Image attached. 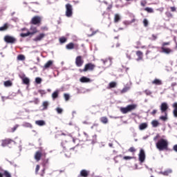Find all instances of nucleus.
<instances>
[{"instance_id": "obj_1", "label": "nucleus", "mask_w": 177, "mask_h": 177, "mask_svg": "<svg viewBox=\"0 0 177 177\" xmlns=\"http://www.w3.org/2000/svg\"><path fill=\"white\" fill-rule=\"evenodd\" d=\"M21 31H26V33H21L20 36L22 37V38H24L26 37H28L29 35H34V34H37L38 32V30H37V27L32 26L30 28V31H28V29L24 28L21 29Z\"/></svg>"}, {"instance_id": "obj_2", "label": "nucleus", "mask_w": 177, "mask_h": 177, "mask_svg": "<svg viewBox=\"0 0 177 177\" xmlns=\"http://www.w3.org/2000/svg\"><path fill=\"white\" fill-rule=\"evenodd\" d=\"M168 147V141L165 139H160L156 143V148L160 151H162V150H165Z\"/></svg>"}, {"instance_id": "obj_3", "label": "nucleus", "mask_w": 177, "mask_h": 177, "mask_svg": "<svg viewBox=\"0 0 177 177\" xmlns=\"http://www.w3.org/2000/svg\"><path fill=\"white\" fill-rule=\"evenodd\" d=\"M138 107V105L133 104H129L126 107H121L120 108V111L122 113V114H127V113H129L132 111L133 110H135Z\"/></svg>"}, {"instance_id": "obj_4", "label": "nucleus", "mask_w": 177, "mask_h": 177, "mask_svg": "<svg viewBox=\"0 0 177 177\" xmlns=\"http://www.w3.org/2000/svg\"><path fill=\"white\" fill-rule=\"evenodd\" d=\"M65 8H66L65 15L66 17H71V16H73V6H71V4L70 3H67Z\"/></svg>"}, {"instance_id": "obj_5", "label": "nucleus", "mask_w": 177, "mask_h": 177, "mask_svg": "<svg viewBox=\"0 0 177 177\" xmlns=\"http://www.w3.org/2000/svg\"><path fill=\"white\" fill-rule=\"evenodd\" d=\"M138 159L141 164L142 162H145V160H146V153H145V150L140 149L138 154Z\"/></svg>"}, {"instance_id": "obj_6", "label": "nucleus", "mask_w": 177, "mask_h": 177, "mask_svg": "<svg viewBox=\"0 0 177 177\" xmlns=\"http://www.w3.org/2000/svg\"><path fill=\"white\" fill-rule=\"evenodd\" d=\"M42 20V18L39 16H35L32 18L30 23L32 24H35L36 26L37 24H39Z\"/></svg>"}, {"instance_id": "obj_7", "label": "nucleus", "mask_w": 177, "mask_h": 177, "mask_svg": "<svg viewBox=\"0 0 177 177\" xmlns=\"http://www.w3.org/2000/svg\"><path fill=\"white\" fill-rule=\"evenodd\" d=\"M4 41L5 42H7V44H15V42H16V38L12 36L6 35L4 37Z\"/></svg>"}, {"instance_id": "obj_8", "label": "nucleus", "mask_w": 177, "mask_h": 177, "mask_svg": "<svg viewBox=\"0 0 177 177\" xmlns=\"http://www.w3.org/2000/svg\"><path fill=\"white\" fill-rule=\"evenodd\" d=\"M169 107L167 102H162L160 106L161 113H167V110H168Z\"/></svg>"}, {"instance_id": "obj_9", "label": "nucleus", "mask_w": 177, "mask_h": 177, "mask_svg": "<svg viewBox=\"0 0 177 177\" xmlns=\"http://www.w3.org/2000/svg\"><path fill=\"white\" fill-rule=\"evenodd\" d=\"M75 64L77 67H81L84 64V60H82V57L77 56L75 59Z\"/></svg>"}, {"instance_id": "obj_10", "label": "nucleus", "mask_w": 177, "mask_h": 177, "mask_svg": "<svg viewBox=\"0 0 177 177\" xmlns=\"http://www.w3.org/2000/svg\"><path fill=\"white\" fill-rule=\"evenodd\" d=\"M95 64H93L91 63L89 64H86L84 66V68L83 69V71H88V70H89L90 71H92V70H93V68H95Z\"/></svg>"}, {"instance_id": "obj_11", "label": "nucleus", "mask_w": 177, "mask_h": 177, "mask_svg": "<svg viewBox=\"0 0 177 177\" xmlns=\"http://www.w3.org/2000/svg\"><path fill=\"white\" fill-rule=\"evenodd\" d=\"M44 38H45V34L40 33L35 38L33 39V41H35V42H39L40 41H42V39H44Z\"/></svg>"}, {"instance_id": "obj_12", "label": "nucleus", "mask_w": 177, "mask_h": 177, "mask_svg": "<svg viewBox=\"0 0 177 177\" xmlns=\"http://www.w3.org/2000/svg\"><path fill=\"white\" fill-rule=\"evenodd\" d=\"M52 66H53V61L49 60L43 66V70H48V68L52 67Z\"/></svg>"}, {"instance_id": "obj_13", "label": "nucleus", "mask_w": 177, "mask_h": 177, "mask_svg": "<svg viewBox=\"0 0 177 177\" xmlns=\"http://www.w3.org/2000/svg\"><path fill=\"white\" fill-rule=\"evenodd\" d=\"M112 61H113V58L111 57H109V58H106L105 59H101V62H102L104 66H106V64H107V63H109V65L111 66Z\"/></svg>"}, {"instance_id": "obj_14", "label": "nucleus", "mask_w": 177, "mask_h": 177, "mask_svg": "<svg viewBox=\"0 0 177 177\" xmlns=\"http://www.w3.org/2000/svg\"><path fill=\"white\" fill-rule=\"evenodd\" d=\"M161 49H162V53H165L166 55H169L170 53H172V52H174L172 49L165 48V47H162Z\"/></svg>"}, {"instance_id": "obj_15", "label": "nucleus", "mask_w": 177, "mask_h": 177, "mask_svg": "<svg viewBox=\"0 0 177 177\" xmlns=\"http://www.w3.org/2000/svg\"><path fill=\"white\" fill-rule=\"evenodd\" d=\"M136 55L138 56V58L136 59L137 62L143 60V53H142V51H136Z\"/></svg>"}, {"instance_id": "obj_16", "label": "nucleus", "mask_w": 177, "mask_h": 177, "mask_svg": "<svg viewBox=\"0 0 177 177\" xmlns=\"http://www.w3.org/2000/svg\"><path fill=\"white\" fill-rule=\"evenodd\" d=\"M135 21H136V19L133 18L131 21H124L123 24L124 26H126V27H127V26H131V24L132 23H135Z\"/></svg>"}, {"instance_id": "obj_17", "label": "nucleus", "mask_w": 177, "mask_h": 177, "mask_svg": "<svg viewBox=\"0 0 177 177\" xmlns=\"http://www.w3.org/2000/svg\"><path fill=\"white\" fill-rule=\"evenodd\" d=\"M35 124L36 125H38V127H44L46 125L45 120H36Z\"/></svg>"}, {"instance_id": "obj_18", "label": "nucleus", "mask_w": 177, "mask_h": 177, "mask_svg": "<svg viewBox=\"0 0 177 177\" xmlns=\"http://www.w3.org/2000/svg\"><path fill=\"white\" fill-rule=\"evenodd\" d=\"M10 143H12V140H10V139L2 140L1 146L3 147H5L8 146V145H9Z\"/></svg>"}, {"instance_id": "obj_19", "label": "nucleus", "mask_w": 177, "mask_h": 177, "mask_svg": "<svg viewBox=\"0 0 177 177\" xmlns=\"http://www.w3.org/2000/svg\"><path fill=\"white\" fill-rule=\"evenodd\" d=\"M41 156L42 153L41 151H37L35 154V160L39 161V160H41Z\"/></svg>"}, {"instance_id": "obj_20", "label": "nucleus", "mask_w": 177, "mask_h": 177, "mask_svg": "<svg viewBox=\"0 0 177 177\" xmlns=\"http://www.w3.org/2000/svg\"><path fill=\"white\" fill-rule=\"evenodd\" d=\"M173 107H174V111H173V114L175 118H177V102H174L173 104Z\"/></svg>"}, {"instance_id": "obj_21", "label": "nucleus", "mask_w": 177, "mask_h": 177, "mask_svg": "<svg viewBox=\"0 0 177 177\" xmlns=\"http://www.w3.org/2000/svg\"><path fill=\"white\" fill-rule=\"evenodd\" d=\"M21 78L25 85H28V84H30V79H28V77L24 75L23 77H21Z\"/></svg>"}, {"instance_id": "obj_22", "label": "nucleus", "mask_w": 177, "mask_h": 177, "mask_svg": "<svg viewBox=\"0 0 177 177\" xmlns=\"http://www.w3.org/2000/svg\"><path fill=\"white\" fill-rule=\"evenodd\" d=\"M121 158H122V155H121V154L118 155L113 158V160L115 161V164H118V162H120V160H121Z\"/></svg>"}, {"instance_id": "obj_23", "label": "nucleus", "mask_w": 177, "mask_h": 177, "mask_svg": "<svg viewBox=\"0 0 177 177\" xmlns=\"http://www.w3.org/2000/svg\"><path fill=\"white\" fill-rule=\"evenodd\" d=\"M80 82H91L92 81L91 80V79L83 76L80 79Z\"/></svg>"}, {"instance_id": "obj_24", "label": "nucleus", "mask_w": 177, "mask_h": 177, "mask_svg": "<svg viewBox=\"0 0 177 177\" xmlns=\"http://www.w3.org/2000/svg\"><path fill=\"white\" fill-rule=\"evenodd\" d=\"M80 175L81 176H83V177H87L88 175H89V171L85 169H83L80 171Z\"/></svg>"}, {"instance_id": "obj_25", "label": "nucleus", "mask_w": 177, "mask_h": 177, "mask_svg": "<svg viewBox=\"0 0 177 177\" xmlns=\"http://www.w3.org/2000/svg\"><path fill=\"white\" fill-rule=\"evenodd\" d=\"M120 20H121V15H120L119 14H115L114 23H118Z\"/></svg>"}, {"instance_id": "obj_26", "label": "nucleus", "mask_w": 177, "mask_h": 177, "mask_svg": "<svg viewBox=\"0 0 177 177\" xmlns=\"http://www.w3.org/2000/svg\"><path fill=\"white\" fill-rule=\"evenodd\" d=\"M48 106H49V102L48 101L43 102L41 105V106H43L42 110H48Z\"/></svg>"}, {"instance_id": "obj_27", "label": "nucleus", "mask_w": 177, "mask_h": 177, "mask_svg": "<svg viewBox=\"0 0 177 177\" xmlns=\"http://www.w3.org/2000/svg\"><path fill=\"white\" fill-rule=\"evenodd\" d=\"M147 128V123H142L139 125L140 131H143Z\"/></svg>"}, {"instance_id": "obj_28", "label": "nucleus", "mask_w": 177, "mask_h": 177, "mask_svg": "<svg viewBox=\"0 0 177 177\" xmlns=\"http://www.w3.org/2000/svg\"><path fill=\"white\" fill-rule=\"evenodd\" d=\"M152 84L153 85H162V82L158 79H155L153 82Z\"/></svg>"}, {"instance_id": "obj_29", "label": "nucleus", "mask_w": 177, "mask_h": 177, "mask_svg": "<svg viewBox=\"0 0 177 177\" xmlns=\"http://www.w3.org/2000/svg\"><path fill=\"white\" fill-rule=\"evenodd\" d=\"M58 96H59V90H56L52 94V97H53V100H55V99H57V97H58Z\"/></svg>"}, {"instance_id": "obj_30", "label": "nucleus", "mask_w": 177, "mask_h": 177, "mask_svg": "<svg viewBox=\"0 0 177 177\" xmlns=\"http://www.w3.org/2000/svg\"><path fill=\"white\" fill-rule=\"evenodd\" d=\"M161 174H162V175H165V176H168L169 174H172V169H169L163 172H161Z\"/></svg>"}, {"instance_id": "obj_31", "label": "nucleus", "mask_w": 177, "mask_h": 177, "mask_svg": "<svg viewBox=\"0 0 177 177\" xmlns=\"http://www.w3.org/2000/svg\"><path fill=\"white\" fill-rule=\"evenodd\" d=\"M7 28H9V24H5L3 26L0 27V31H6Z\"/></svg>"}, {"instance_id": "obj_32", "label": "nucleus", "mask_w": 177, "mask_h": 177, "mask_svg": "<svg viewBox=\"0 0 177 177\" xmlns=\"http://www.w3.org/2000/svg\"><path fill=\"white\" fill-rule=\"evenodd\" d=\"M17 60L23 62V61L26 60V56H24V55H19L17 56Z\"/></svg>"}, {"instance_id": "obj_33", "label": "nucleus", "mask_w": 177, "mask_h": 177, "mask_svg": "<svg viewBox=\"0 0 177 177\" xmlns=\"http://www.w3.org/2000/svg\"><path fill=\"white\" fill-rule=\"evenodd\" d=\"M22 127H24L25 128H32V125L31 124V123L28 122H24L22 124Z\"/></svg>"}, {"instance_id": "obj_34", "label": "nucleus", "mask_w": 177, "mask_h": 177, "mask_svg": "<svg viewBox=\"0 0 177 177\" xmlns=\"http://www.w3.org/2000/svg\"><path fill=\"white\" fill-rule=\"evenodd\" d=\"M66 49L68 50H71L74 49V44L73 43H69L68 44L66 45Z\"/></svg>"}, {"instance_id": "obj_35", "label": "nucleus", "mask_w": 177, "mask_h": 177, "mask_svg": "<svg viewBox=\"0 0 177 177\" xmlns=\"http://www.w3.org/2000/svg\"><path fill=\"white\" fill-rule=\"evenodd\" d=\"M100 121L102 124H107V122H109V119H107L106 117H102L100 118Z\"/></svg>"}, {"instance_id": "obj_36", "label": "nucleus", "mask_w": 177, "mask_h": 177, "mask_svg": "<svg viewBox=\"0 0 177 177\" xmlns=\"http://www.w3.org/2000/svg\"><path fill=\"white\" fill-rule=\"evenodd\" d=\"M159 124L160 123L157 120H153L151 122V124H152V127H153V128H157V127H158Z\"/></svg>"}, {"instance_id": "obj_37", "label": "nucleus", "mask_w": 177, "mask_h": 177, "mask_svg": "<svg viewBox=\"0 0 177 177\" xmlns=\"http://www.w3.org/2000/svg\"><path fill=\"white\" fill-rule=\"evenodd\" d=\"M145 10L148 13H154V10H153L151 8L147 7L145 8Z\"/></svg>"}, {"instance_id": "obj_38", "label": "nucleus", "mask_w": 177, "mask_h": 177, "mask_svg": "<svg viewBox=\"0 0 177 177\" xmlns=\"http://www.w3.org/2000/svg\"><path fill=\"white\" fill-rule=\"evenodd\" d=\"M129 89H131V87H129V86H125V87L123 88L122 90L121 91V93H126V92H128V91H129Z\"/></svg>"}, {"instance_id": "obj_39", "label": "nucleus", "mask_w": 177, "mask_h": 177, "mask_svg": "<svg viewBox=\"0 0 177 177\" xmlns=\"http://www.w3.org/2000/svg\"><path fill=\"white\" fill-rule=\"evenodd\" d=\"M4 86L6 87L12 86V82L10 80L4 82Z\"/></svg>"}, {"instance_id": "obj_40", "label": "nucleus", "mask_w": 177, "mask_h": 177, "mask_svg": "<svg viewBox=\"0 0 177 177\" xmlns=\"http://www.w3.org/2000/svg\"><path fill=\"white\" fill-rule=\"evenodd\" d=\"M165 113V116H160V120H162V121H167V115L168 114L167 113Z\"/></svg>"}, {"instance_id": "obj_41", "label": "nucleus", "mask_w": 177, "mask_h": 177, "mask_svg": "<svg viewBox=\"0 0 177 177\" xmlns=\"http://www.w3.org/2000/svg\"><path fill=\"white\" fill-rule=\"evenodd\" d=\"M117 83L115 82H111L109 83V88H115Z\"/></svg>"}, {"instance_id": "obj_42", "label": "nucleus", "mask_w": 177, "mask_h": 177, "mask_svg": "<svg viewBox=\"0 0 177 177\" xmlns=\"http://www.w3.org/2000/svg\"><path fill=\"white\" fill-rule=\"evenodd\" d=\"M122 160H124L125 161H129V160H132L133 157L131 156H122Z\"/></svg>"}, {"instance_id": "obj_43", "label": "nucleus", "mask_w": 177, "mask_h": 177, "mask_svg": "<svg viewBox=\"0 0 177 177\" xmlns=\"http://www.w3.org/2000/svg\"><path fill=\"white\" fill-rule=\"evenodd\" d=\"M67 39L64 37L59 38V42L60 44H64V42H66Z\"/></svg>"}, {"instance_id": "obj_44", "label": "nucleus", "mask_w": 177, "mask_h": 177, "mask_svg": "<svg viewBox=\"0 0 177 177\" xmlns=\"http://www.w3.org/2000/svg\"><path fill=\"white\" fill-rule=\"evenodd\" d=\"M64 97L66 102H67L70 100V95L65 93V94H64Z\"/></svg>"}, {"instance_id": "obj_45", "label": "nucleus", "mask_w": 177, "mask_h": 177, "mask_svg": "<svg viewBox=\"0 0 177 177\" xmlns=\"http://www.w3.org/2000/svg\"><path fill=\"white\" fill-rule=\"evenodd\" d=\"M143 24L145 27H147L149 26V21L147 20V19H144Z\"/></svg>"}, {"instance_id": "obj_46", "label": "nucleus", "mask_w": 177, "mask_h": 177, "mask_svg": "<svg viewBox=\"0 0 177 177\" xmlns=\"http://www.w3.org/2000/svg\"><path fill=\"white\" fill-rule=\"evenodd\" d=\"M35 82L36 84H41V82H42V79H41V77H36Z\"/></svg>"}, {"instance_id": "obj_47", "label": "nucleus", "mask_w": 177, "mask_h": 177, "mask_svg": "<svg viewBox=\"0 0 177 177\" xmlns=\"http://www.w3.org/2000/svg\"><path fill=\"white\" fill-rule=\"evenodd\" d=\"M3 175L6 177H12V175L8 171H5Z\"/></svg>"}, {"instance_id": "obj_48", "label": "nucleus", "mask_w": 177, "mask_h": 177, "mask_svg": "<svg viewBox=\"0 0 177 177\" xmlns=\"http://www.w3.org/2000/svg\"><path fill=\"white\" fill-rule=\"evenodd\" d=\"M56 111L58 114H62L63 113V109L62 108H56Z\"/></svg>"}, {"instance_id": "obj_49", "label": "nucleus", "mask_w": 177, "mask_h": 177, "mask_svg": "<svg viewBox=\"0 0 177 177\" xmlns=\"http://www.w3.org/2000/svg\"><path fill=\"white\" fill-rule=\"evenodd\" d=\"M96 138H97V136L96 135H94L93 136V140H92V142H91V143H92V145H95V143H96Z\"/></svg>"}, {"instance_id": "obj_50", "label": "nucleus", "mask_w": 177, "mask_h": 177, "mask_svg": "<svg viewBox=\"0 0 177 177\" xmlns=\"http://www.w3.org/2000/svg\"><path fill=\"white\" fill-rule=\"evenodd\" d=\"M39 92L41 95V96H44V95L46 94V91L45 90H40Z\"/></svg>"}, {"instance_id": "obj_51", "label": "nucleus", "mask_w": 177, "mask_h": 177, "mask_svg": "<svg viewBox=\"0 0 177 177\" xmlns=\"http://www.w3.org/2000/svg\"><path fill=\"white\" fill-rule=\"evenodd\" d=\"M165 15L167 17H172V14L169 12H166Z\"/></svg>"}, {"instance_id": "obj_52", "label": "nucleus", "mask_w": 177, "mask_h": 177, "mask_svg": "<svg viewBox=\"0 0 177 177\" xmlns=\"http://www.w3.org/2000/svg\"><path fill=\"white\" fill-rule=\"evenodd\" d=\"M145 93L147 96L151 95V91H150L149 90H145Z\"/></svg>"}, {"instance_id": "obj_53", "label": "nucleus", "mask_w": 177, "mask_h": 177, "mask_svg": "<svg viewBox=\"0 0 177 177\" xmlns=\"http://www.w3.org/2000/svg\"><path fill=\"white\" fill-rule=\"evenodd\" d=\"M140 5L141 6H146V1L145 0L141 1Z\"/></svg>"}, {"instance_id": "obj_54", "label": "nucleus", "mask_w": 177, "mask_h": 177, "mask_svg": "<svg viewBox=\"0 0 177 177\" xmlns=\"http://www.w3.org/2000/svg\"><path fill=\"white\" fill-rule=\"evenodd\" d=\"M17 128H19V124H16V125L13 127V129H12V132H15V131L17 129Z\"/></svg>"}, {"instance_id": "obj_55", "label": "nucleus", "mask_w": 177, "mask_h": 177, "mask_svg": "<svg viewBox=\"0 0 177 177\" xmlns=\"http://www.w3.org/2000/svg\"><path fill=\"white\" fill-rule=\"evenodd\" d=\"M38 171H39V165H37L36 166V169H35L36 174H38Z\"/></svg>"}, {"instance_id": "obj_56", "label": "nucleus", "mask_w": 177, "mask_h": 177, "mask_svg": "<svg viewBox=\"0 0 177 177\" xmlns=\"http://www.w3.org/2000/svg\"><path fill=\"white\" fill-rule=\"evenodd\" d=\"M129 151H131V153H133V151H135V148L134 147H130V149H129Z\"/></svg>"}, {"instance_id": "obj_57", "label": "nucleus", "mask_w": 177, "mask_h": 177, "mask_svg": "<svg viewBox=\"0 0 177 177\" xmlns=\"http://www.w3.org/2000/svg\"><path fill=\"white\" fill-rule=\"evenodd\" d=\"M173 149L174 151H176V153H177V145L174 146Z\"/></svg>"}, {"instance_id": "obj_58", "label": "nucleus", "mask_w": 177, "mask_h": 177, "mask_svg": "<svg viewBox=\"0 0 177 177\" xmlns=\"http://www.w3.org/2000/svg\"><path fill=\"white\" fill-rule=\"evenodd\" d=\"M170 9L172 12H176V8H175V7H171Z\"/></svg>"}, {"instance_id": "obj_59", "label": "nucleus", "mask_w": 177, "mask_h": 177, "mask_svg": "<svg viewBox=\"0 0 177 177\" xmlns=\"http://www.w3.org/2000/svg\"><path fill=\"white\" fill-rule=\"evenodd\" d=\"M157 113V110L154 109L153 110V111L151 112L152 115H154V114H156Z\"/></svg>"}, {"instance_id": "obj_60", "label": "nucleus", "mask_w": 177, "mask_h": 177, "mask_svg": "<svg viewBox=\"0 0 177 177\" xmlns=\"http://www.w3.org/2000/svg\"><path fill=\"white\" fill-rule=\"evenodd\" d=\"M157 10H159V12H164V8H158Z\"/></svg>"}, {"instance_id": "obj_61", "label": "nucleus", "mask_w": 177, "mask_h": 177, "mask_svg": "<svg viewBox=\"0 0 177 177\" xmlns=\"http://www.w3.org/2000/svg\"><path fill=\"white\" fill-rule=\"evenodd\" d=\"M167 45H169V42H165L162 44V46H165Z\"/></svg>"}, {"instance_id": "obj_62", "label": "nucleus", "mask_w": 177, "mask_h": 177, "mask_svg": "<svg viewBox=\"0 0 177 177\" xmlns=\"http://www.w3.org/2000/svg\"><path fill=\"white\" fill-rule=\"evenodd\" d=\"M153 39H157V36L152 35Z\"/></svg>"}, {"instance_id": "obj_63", "label": "nucleus", "mask_w": 177, "mask_h": 177, "mask_svg": "<svg viewBox=\"0 0 177 177\" xmlns=\"http://www.w3.org/2000/svg\"><path fill=\"white\" fill-rule=\"evenodd\" d=\"M171 86H176V82H173L171 84Z\"/></svg>"}, {"instance_id": "obj_64", "label": "nucleus", "mask_w": 177, "mask_h": 177, "mask_svg": "<svg viewBox=\"0 0 177 177\" xmlns=\"http://www.w3.org/2000/svg\"><path fill=\"white\" fill-rule=\"evenodd\" d=\"M109 147H113V143H109Z\"/></svg>"}]
</instances>
